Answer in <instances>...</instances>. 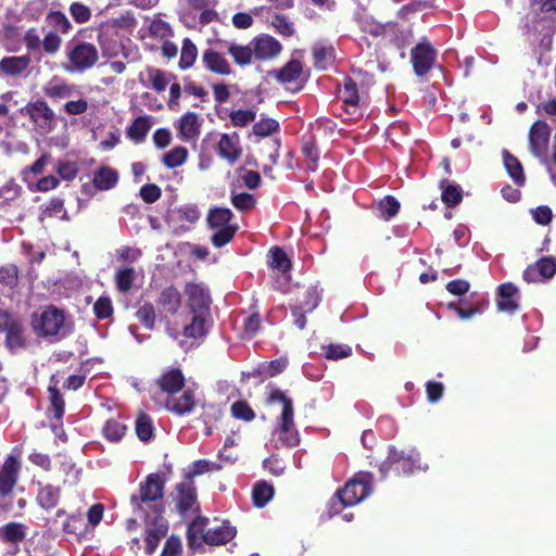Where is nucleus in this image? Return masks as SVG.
Returning a JSON list of instances; mask_svg holds the SVG:
<instances>
[{"mask_svg":"<svg viewBox=\"0 0 556 556\" xmlns=\"http://www.w3.org/2000/svg\"><path fill=\"white\" fill-rule=\"evenodd\" d=\"M164 488L165 479L160 473L148 475L140 482L138 493L130 496L134 513H141L144 517L164 516Z\"/></svg>","mask_w":556,"mask_h":556,"instance_id":"f257e3e1","label":"nucleus"},{"mask_svg":"<svg viewBox=\"0 0 556 556\" xmlns=\"http://www.w3.org/2000/svg\"><path fill=\"white\" fill-rule=\"evenodd\" d=\"M30 326L40 338H65L70 330L65 324V313L55 305H47L40 312L33 313Z\"/></svg>","mask_w":556,"mask_h":556,"instance_id":"f03ea898","label":"nucleus"},{"mask_svg":"<svg viewBox=\"0 0 556 556\" xmlns=\"http://www.w3.org/2000/svg\"><path fill=\"white\" fill-rule=\"evenodd\" d=\"M371 473H361L349 480L343 488L339 489L331 500V515L338 514L337 502L342 507H350L358 504L367 497L371 491Z\"/></svg>","mask_w":556,"mask_h":556,"instance_id":"7ed1b4c3","label":"nucleus"},{"mask_svg":"<svg viewBox=\"0 0 556 556\" xmlns=\"http://www.w3.org/2000/svg\"><path fill=\"white\" fill-rule=\"evenodd\" d=\"M419 454L414 450L405 452L390 445L387 458L380 464L379 472L381 478H387L390 473L395 477L412 475L417 467Z\"/></svg>","mask_w":556,"mask_h":556,"instance_id":"20e7f679","label":"nucleus"},{"mask_svg":"<svg viewBox=\"0 0 556 556\" xmlns=\"http://www.w3.org/2000/svg\"><path fill=\"white\" fill-rule=\"evenodd\" d=\"M21 112L40 132H50L56 126L55 114L43 99L28 102Z\"/></svg>","mask_w":556,"mask_h":556,"instance_id":"39448f33","label":"nucleus"},{"mask_svg":"<svg viewBox=\"0 0 556 556\" xmlns=\"http://www.w3.org/2000/svg\"><path fill=\"white\" fill-rule=\"evenodd\" d=\"M276 448H291L300 444V434L294 424V412H281L273 431Z\"/></svg>","mask_w":556,"mask_h":556,"instance_id":"423d86ee","label":"nucleus"},{"mask_svg":"<svg viewBox=\"0 0 556 556\" xmlns=\"http://www.w3.org/2000/svg\"><path fill=\"white\" fill-rule=\"evenodd\" d=\"M342 101V110L348 121L356 122L363 116L357 84L349 76L344 77L342 87L338 90Z\"/></svg>","mask_w":556,"mask_h":556,"instance_id":"0eeeda50","label":"nucleus"},{"mask_svg":"<svg viewBox=\"0 0 556 556\" xmlns=\"http://www.w3.org/2000/svg\"><path fill=\"white\" fill-rule=\"evenodd\" d=\"M357 26L362 33L368 34L374 38L390 36L396 46H404L405 39L403 34L397 36V24L395 22L380 23L370 15H361L357 18Z\"/></svg>","mask_w":556,"mask_h":556,"instance_id":"6e6552de","label":"nucleus"},{"mask_svg":"<svg viewBox=\"0 0 556 556\" xmlns=\"http://www.w3.org/2000/svg\"><path fill=\"white\" fill-rule=\"evenodd\" d=\"M67 60L74 71L81 73L90 70L97 64L99 60V52L94 45L80 41L74 45L67 52Z\"/></svg>","mask_w":556,"mask_h":556,"instance_id":"1a4fd4ad","label":"nucleus"},{"mask_svg":"<svg viewBox=\"0 0 556 556\" xmlns=\"http://www.w3.org/2000/svg\"><path fill=\"white\" fill-rule=\"evenodd\" d=\"M410 60L414 73L418 77H422L434 66L437 50L427 39H424L412 49Z\"/></svg>","mask_w":556,"mask_h":556,"instance_id":"9d476101","label":"nucleus"},{"mask_svg":"<svg viewBox=\"0 0 556 556\" xmlns=\"http://www.w3.org/2000/svg\"><path fill=\"white\" fill-rule=\"evenodd\" d=\"M168 532V521L164 516H149L146 517L144 528V552L147 555H152L162 539L166 536Z\"/></svg>","mask_w":556,"mask_h":556,"instance_id":"9b49d317","label":"nucleus"},{"mask_svg":"<svg viewBox=\"0 0 556 556\" xmlns=\"http://www.w3.org/2000/svg\"><path fill=\"white\" fill-rule=\"evenodd\" d=\"M175 506L181 516H186L189 511H198V494L193 480L185 479L175 485Z\"/></svg>","mask_w":556,"mask_h":556,"instance_id":"f8f14e48","label":"nucleus"},{"mask_svg":"<svg viewBox=\"0 0 556 556\" xmlns=\"http://www.w3.org/2000/svg\"><path fill=\"white\" fill-rule=\"evenodd\" d=\"M185 292L188 296V308L190 313L211 314V303L208 292L198 283H187Z\"/></svg>","mask_w":556,"mask_h":556,"instance_id":"ddd939ff","label":"nucleus"},{"mask_svg":"<svg viewBox=\"0 0 556 556\" xmlns=\"http://www.w3.org/2000/svg\"><path fill=\"white\" fill-rule=\"evenodd\" d=\"M551 128L544 121H536L529 130V146L535 156H543L547 151Z\"/></svg>","mask_w":556,"mask_h":556,"instance_id":"4468645a","label":"nucleus"},{"mask_svg":"<svg viewBox=\"0 0 556 556\" xmlns=\"http://www.w3.org/2000/svg\"><path fill=\"white\" fill-rule=\"evenodd\" d=\"M556 273V260L552 256H544L534 264L529 265L522 277L527 282H538L552 278Z\"/></svg>","mask_w":556,"mask_h":556,"instance_id":"2eb2a0df","label":"nucleus"},{"mask_svg":"<svg viewBox=\"0 0 556 556\" xmlns=\"http://www.w3.org/2000/svg\"><path fill=\"white\" fill-rule=\"evenodd\" d=\"M216 152L220 159L233 165L242 154L239 135L237 132L222 134L216 144Z\"/></svg>","mask_w":556,"mask_h":556,"instance_id":"dca6fc26","label":"nucleus"},{"mask_svg":"<svg viewBox=\"0 0 556 556\" xmlns=\"http://www.w3.org/2000/svg\"><path fill=\"white\" fill-rule=\"evenodd\" d=\"M195 405V394L191 389L182 390L181 394L173 393L167 396L165 402L166 409L178 416L190 414Z\"/></svg>","mask_w":556,"mask_h":556,"instance_id":"f3484780","label":"nucleus"},{"mask_svg":"<svg viewBox=\"0 0 556 556\" xmlns=\"http://www.w3.org/2000/svg\"><path fill=\"white\" fill-rule=\"evenodd\" d=\"M21 470V464L16 457L10 455L4 460L0 470V494L8 496L13 491Z\"/></svg>","mask_w":556,"mask_h":556,"instance_id":"a211bd4d","label":"nucleus"},{"mask_svg":"<svg viewBox=\"0 0 556 556\" xmlns=\"http://www.w3.org/2000/svg\"><path fill=\"white\" fill-rule=\"evenodd\" d=\"M201 61L203 67L210 73L220 76H229L233 73L226 56L213 48L203 51Z\"/></svg>","mask_w":556,"mask_h":556,"instance_id":"6ab92c4d","label":"nucleus"},{"mask_svg":"<svg viewBox=\"0 0 556 556\" xmlns=\"http://www.w3.org/2000/svg\"><path fill=\"white\" fill-rule=\"evenodd\" d=\"M3 332H5V345L10 352L14 353L27 346L26 328L18 317H14Z\"/></svg>","mask_w":556,"mask_h":556,"instance_id":"aec40b11","label":"nucleus"},{"mask_svg":"<svg viewBox=\"0 0 556 556\" xmlns=\"http://www.w3.org/2000/svg\"><path fill=\"white\" fill-rule=\"evenodd\" d=\"M160 390L168 395L184 390L186 378L179 368H170L164 371L156 381Z\"/></svg>","mask_w":556,"mask_h":556,"instance_id":"412c9836","label":"nucleus"},{"mask_svg":"<svg viewBox=\"0 0 556 556\" xmlns=\"http://www.w3.org/2000/svg\"><path fill=\"white\" fill-rule=\"evenodd\" d=\"M181 294L174 286L164 288L156 300L159 311L166 315H175L181 306Z\"/></svg>","mask_w":556,"mask_h":556,"instance_id":"4be33fe9","label":"nucleus"},{"mask_svg":"<svg viewBox=\"0 0 556 556\" xmlns=\"http://www.w3.org/2000/svg\"><path fill=\"white\" fill-rule=\"evenodd\" d=\"M202 121L194 112H187L179 118L178 130L182 140L191 141L199 137Z\"/></svg>","mask_w":556,"mask_h":556,"instance_id":"5701e85b","label":"nucleus"},{"mask_svg":"<svg viewBox=\"0 0 556 556\" xmlns=\"http://www.w3.org/2000/svg\"><path fill=\"white\" fill-rule=\"evenodd\" d=\"M488 306L489 300L485 296H478L473 304L466 307L460 304H455V301H451L446 304L447 309L455 312L462 320H468L476 315L482 314Z\"/></svg>","mask_w":556,"mask_h":556,"instance_id":"b1692460","label":"nucleus"},{"mask_svg":"<svg viewBox=\"0 0 556 556\" xmlns=\"http://www.w3.org/2000/svg\"><path fill=\"white\" fill-rule=\"evenodd\" d=\"M30 64L28 55L4 56L0 60V74L15 77L22 75Z\"/></svg>","mask_w":556,"mask_h":556,"instance_id":"393cba45","label":"nucleus"},{"mask_svg":"<svg viewBox=\"0 0 556 556\" xmlns=\"http://www.w3.org/2000/svg\"><path fill=\"white\" fill-rule=\"evenodd\" d=\"M118 172L110 166H100L93 172L92 184L96 189L106 191L113 189L118 182Z\"/></svg>","mask_w":556,"mask_h":556,"instance_id":"a878e982","label":"nucleus"},{"mask_svg":"<svg viewBox=\"0 0 556 556\" xmlns=\"http://www.w3.org/2000/svg\"><path fill=\"white\" fill-rule=\"evenodd\" d=\"M27 535V527L21 522H9L0 527V541L7 544L18 545Z\"/></svg>","mask_w":556,"mask_h":556,"instance_id":"bb28decb","label":"nucleus"},{"mask_svg":"<svg viewBox=\"0 0 556 556\" xmlns=\"http://www.w3.org/2000/svg\"><path fill=\"white\" fill-rule=\"evenodd\" d=\"M254 54L257 59H270L278 55L281 51V45L273 37H260L254 40Z\"/></svg>","mask_w":556,"mask_h":556,"instance_id":"cd10ccee","label":"nucleus"},{"mask_svg":"<svg viewBox=\"0 0 556 556\" xmlns=\"http://www.w3.org/2000/svg\"><path fill=\"white\" fill-rule=\"evenodd\" d=\"M191 323L184 328V336L190 339H199L206 336L208 331V319L211 314L191 313Z\"/></svg>","mask_w":556,"mask_h":556,"instance_id":"c85d7f7f","label":"nucleus"},{"mask_svg":"<svg viewBox=\"0 0 556 556\" xmlns=\"http://www.w3.org/2000/svg\"><path fill=\"white\" fill-rule=\"evenodd\" d=\"M504 166L515 185L522 187L526 184V175L520 161L508 150L502 152Z\"/></svg>","mask_w":556,"mask_h":556,"instance_id":"c756f323","label":"nucleus"},{"mask_svg":"<svg viewBox=\"0 0 556 556\" xmlns=\"http://www.w3.org/2000/svg\"><path fill=\"white\" fill-rule=\"evenodd\" d=\"M152 122L148 115L136 117L126 129V136L135 143L144 141L149 130L151 129Z\"/></svg>","mask_w":556,"mask_h":556,"instance_id":"7c9ffc66","label":"nucleus"},{"mask_svg":"<svg viewBox=\"0 0 556 556\" xmlns=\"http://www.w3.org/2000/svg\"><path fill=\"white\" fill-rule=\"evenodd\" d=\"M45 23L50 31H56L59 35H67L73 25L68 17L62 11H49L45 17Z\"/></svg>","mask_w":556,"mask_h":556,"instance_id":"2f4dec72","label":"nucleus"},{"mask_svg":"<svg viewBox=\"0 0 556 556\" xmlns=\"http://www.w3.org/2000/svg\"><path fill=\"white\" fill-rule=\"evenodd\" d=\"M236 528L223 525L216 529H210L203 534V541L208 545H223L236 536Z\"/></svg>","mask_w":556,"mask_h":556,"instance_id":"473e14b6","label":"nucleus"},{"mask_svg":"<svg viewBox=\"0 0 556 556\" xmlns=\"http://www.w3.org/2000/svg\"><path fill=\"white\" fill-rule=\"evenodd\" d=\"M61 489L51 484L40 485L37 494V503L45 510H50L59 504Z\"/></svg>","mask_w":556,"mask_h":556,"instance_id":"72a5a7b5","label":"nucleus"},{"mask_svg":"<svg viewBox=\"0 0 556 556\" xmlns=\"http://www.w3.org/2000/svg\"><path fill=\"white\" fill-rule=\"evenodd\" d=\"M227 52L239 66H247L251 64L253 55H255L252 47L241 46L235 42L227 45Z\"/></svg>","mask_w":556,"mask_h":556,"instance_id":"f704fd0d","label":"nucleus"},{"mask_svg":"<svg viewBox=\"0 0 556 556\" xmlns=\"http://www.w3.org/2000/svg\"><path fill=\"white\" fill-rule=\"evenodd\" d=\"M147 74L150 80V86L156 92H163L172 79L176 76L160 68L147 67Z\"/></svg>","mask_w":556,"mask_h":556,"instance_id":"c9c22d12","label":"nucleus"},{"mask_svg":"<svg viewBox=\"0 0 556 556\" xmlns=\"http://www.w3.org/2000/svg\"><path fill=\"white\" fill-rule=\"evenodd\" d=\"M288 365L287 358H277L270 362H265L254 369L252 375L254 377L271 378L282 372Z\"/></svg>","mask_w":556,"mask_h":556,"instance_id":"e433bc0d","label":"nucleus"},{"mask_svg":"<svg viewBox=\"0 0 556 556\" xmlns=\"http://www.w3.org/2000/svg\"><path fill=\"white\" fill-rule=\"evenodd\" d=\"M274 496V486L262 480L257 481L252 491L253 504L255 507H264Z\"/></svg>","mask_w":556,"mask_h":556,"instance_id":"4c0bfd02","label":"nucleus"},{"mask_svg":"<svg viewBox=\"0 0 556 556\" xmlns=\"http://www.w3.org/2000/svg\"><path fill=\"white\" fill-rule=\"evenodd\" d=\"M74 92L75 87L64 81L50 83L43 88L45 96L53 101L71 98Z\"/></svg>","mask_w":556,"mask_h":556,"instance_id":"58836bf2","label":"nucleus"},{"mask_svg":"<svg viewBox=\"0 0 556 556\" xmlns=\"http://www.w3.org/2000/svg\"><path fill=\"white\" fill-rule=\"evenodd\" d=\"M268 256H269L268 265L271 268L277 269L278 271H280L282 274L288 273L291 269V267H292L291 260L288 257V255L283 251V249H281L279 247H273L269 250Z\"/></svg>","mask_w":556,"mask_h":556,"instance_id":"ea45409f","label":"nucleus"},{"mask_svg":"<svg viewBox=\"0 0 556 556\" xmlns=\"http://www.w3.org/2000/svg\"><path fill=\"white\" fill-rule=\"evenodd\" d=\"M302 70L303 66L300 61L291 60L282 68L274 72L273 75L280 83H292L300 77Z\"/></svg>","mask_w":556,"mask_h":556,"instance_id":"a19ab883","label":"nucleus"},{"mask_svg":"<svg viewBox=\"0 0 556 556\" xmlns=\"http://www.w3.org/2000/svg\"><path fill=\"white\" fill-rule=\"evenodd\" d=\"M135 428L138 439L142 442H149L154 437L152 418L143 412L138 414Z\"/></svg>","mask_w":556,"mask_h":556,"instance_id":"79ce46f5","label":"nucleus"},{"mask_svg":"<svg viewBox=\"0 0 556 556\" xmlns=\"http://www.w3.org/2000/svg\"><path fill=\"white\" fill-rule=\"evenodd\" d=\"M233 214L227 207H215L207 214V224L210 228L218 229L231 226L229 223L232 219Z\"/></svg>","mask_w":556,"mask_h":556,"instance_id":"37998d69","label":"nucleus"},{"mask_svg":"<svg viewBox=\"0 0 556 556\" xmlns=\"http://www.w3.org/2000/svg\"><path fill=\"white\" fill-rule=\"evenodd\" d=\"M268 392L266 397V404L273 405L276 403H280L282 405V410L288 413H293V401L291 397H289L283 391L276 388L274 384L267 386Z\"/></svg>","mask_w":556,"mask_h":556,"instance_id":"c03bdc74","label":"nucleus"},{"mask_svg":"<svg viewBox=\"0 0 556 556\" xmlns=\"http://www.w3.org/2000/svg\"><path fill=\"white\" fill-rule=\"evenodd\" d=\"M198 56V48L190 38L182 40V47L179 59V68L188 70L193 66Z\"/></svg>","mask_w":556,"mask_h":556,"instance_id":"a18cd8bd","label":"nucleus"},{"mask_svg":"<svg viewBox=\"0 0 556 556\" xmlns=\"http://www.w3.org/2000/svg\"><path fill=\"white\" fill-rule=\"evenodd\" d=\"M126 430L127 427L124 424L111 418L103 425L102 434L110 442H119L124 438Z\"/></svg>","mask_w":556,"mask_h":556,"instance_id":"49530a36","label":"nucleus"},{"mask_svg":"<svg viewBox=\"0 0 556 556\" xmlns=\"http://www.w3.org/2000/svg\"><path fill=\"white\" fill-rule=\"evenodd\" d=\"M48 392L50 395V404H51V412L53 413V416L55 419L60 420L62 419L65 410V402L63 400V396L58 388V382H55L53 386H50L48 388Z\"/></svg>","mask_w":556,"mask_h":556,"instance_id":"de8ad7c7","label":"nucleus"},{"mask_svg":"<svg viewBox=\"0 0 556 556\" xmlns=\"http://www.w3.org/2000/svg\"><path fill=\"white\" fill-rule=\"evenodd\" d=\"M188 157V150L185 147H175L163 155V164L167 168H175L182 165Z\"/></svg>","mask_w":556,"mask_h":556,"instance_id":"09e8293b","label":"nucleus"},{"mask_svg":"<svg viewBox=\"0 0 556 556\" xmlns=\"http://www.w3.org/2000/svg\"><path fill=\"white\" fill-rule=\"evenodd\" d=\"M62 42L63 40L61 35L56 34V31L48 30L45 33L42 41L40 42V51L45 52L48 55H54L60 51Z\"/></svg>","mask_w":556,"mask_h":556,"instance_id":"8fccbe9b","label":"nucleus"},{"mask_svg":"<svg viewBox=\"0 0 556 556\" xmlns=\"http://www.w3.org/2000/svg\"><path fill=\"white\" fill-rule=\"evenodd\" d=\"M22 195V187L14 180H9L0 187V206L10 204Z\"/></svg>","mask_w":556,"mask_h":556,"instance_id":"3c124183","label":"nucleus"},{"mask_svg":"<svg viewBox=\"0 0 556 556\" xmlns=\"http://www.w3.org/2000/svg\"><path fill=\"white\" fill-rule=\"evenodd\" d=\"M232 417L243 421H252L255 418V412L247 401H236L230 406Z\"/></svg>","mask_w":556,"mask_h":556,"instance_id":"603ef678","label":"nucleus"},{"mask_svg":"<svg viewBox=\"0 0 556 556\" xmlns=\"http://www.w3.org/2000/svg\"><path fill=\"white\" fill-rule=\"evenodd\" d=\"M442 189L441 198L446 206L454 207L462 202L463 191L459 186L447 184Z\"/></svg>","mask_w":556,"mask_h":556,"instance_id":"864d4df0","label":"nucleus"},{"mask_svg":"<svg viewBox=\"0 0 556 556\" xmlns=\"http://www.w3.org/2000/svg\"><path fill=\"white\" fill-rule=\"evenodd\" d=\"M237 230L238 227L236 225L216 229L211 237L212 244L215 248H223L233 239Z\"/></svg>","mask_w":556,"mask_h":556,"instance_id":"5fc2aeb1","label":"nucleus"},{"mask_svg":"<svg viewBox=\"0 0 556 556\" xmlns=\"http://www.w3.org/2000/svg\"><path fill=\"white\" fill-rule=\"evenodd\" d=\"M18 273L15 264L0 267V285L14 289L18 285Z\"/></svg>","mask_w":556,"mask_h":556,"instance_id":"6e6d98bb","label":"nucleus"},{"mask_svg":"<svg viewBox=\"0 0 556 556\" xmlns=\"http://www.w3.org/2000/svg\"><path fill=\"white\" fill-rule=\"evenodd\" d=\"M380 215L383 219L389 220L400 211V202L392 195L384 197L378 204Z\"/></svg>","mask_w":556,"mask_h":556,"instance_id":"4d7b16f0","label":"nucleus"},{"mask_svg":"<svg viewBox=\"0 0 556 556\" xmlns=\"http://www.w3.org/2000/svg\"><path fill=\"white\" fill-rule=\"evenodd\" d=\"M135 269L132 267H127L123 269H118L115 275L116 287L121 292H127L131 289L134 280H135Z\"/></svg>","mask_w":556,"mask_h":556,"instance_id":"13d9d810","label":"nucleus"},{"mask_svg":"<svg viewBox=\"0 0 556 556\" xmlns=\"http://www.w3.org/2000/svg\"><path fill=\"white\" fill-rule=\"evenodd\" d=\"M68 11L77 24L88 23L92 17L91 9L83 2L71 3Z\"/></svg>","mask_w":556,"mask_h":556,"instance_id":"bf43d9fd","label":"nucleus"},{"mask_svg":"<svg viewBox=\"0 0 556 556\" xmlns=\"http://www.w3.org/2000/svg\"><path fill=\"white\" fill-rule=\"evenodd\" d=\"M138 320L148 329L153 330L155 326V308L152 303H144L136 313Z\"/></svg>","mask_w":556,"mask_h":556,"instance_id":"052dcab7","label":"nucleus"},{"mask_svg":"<svg viewBox=\"0 0 556 556\" xmlns=\"http://www.w3.org/2000/svg\"><path fill=\"white\" fill-rule=\"evenodd\" d=\"M279 123L274 118H261L253 125V134L257 137H267L278 131Z\"/></svg>","mask_w":556,"mask_h":556,"instance_id":"680f3d73","label":"nucleus"},{"mask_svg":"<svg viewBox=\"0 0 556 556\" xmlns=\"http://www.w3.org/2000/svg\"><path fill=\"white\" fill-rule=\"evenodd\" d=\"M229 118L233 127H244L254 122L256 112L253 110H236L230 112Z\"/></svg>","mask_w":556,"mask_h":556,"instance_id":"e2e57ef3","label":"nucleus"},{"mask_svg":"<svg viewBox=\"0 0 556 556\" xmlns=\"http://www.w3.org/2000/svg\"><path fill=\"white\" fill-rule=\"evenodd\" d=\"M325 357L327 359L338 361L349 357L352 354L351 346L346 344H329L324 346Z\"/></svg>","mask_w":556,"mask_h":556,"instance_id":"0e129e2a","label":"nucleus"},{"mask_svg":"<svg viewBox=\"0 0 556 556\" xmlns=\"http://www.w3.org/2000/svg\"><path fill=\"white\" fill-rule=\"evenodd\" d=\"M93 313L98 319H106L112 316L113 314V305L112 301L109 296H100L94 305H93Z\"/></svg>","mask_w":556,"mask_h":556,"instance_id":"69168bd1","label":"nucleus"},{"mask_svg":"<svg viewBox=\"0 0 556 556\" xmlns=\"http://www.w3.org/2000/svg\"><path fill=\"white\" fill-rule=\"evenodd\" d=\"M231 203L239 211H250L255 206L256 201L251 193L240 192L232 194Z\"/></svg>","mask_w":556,"mask_h":556,"instance_id":"338daca9","label":"nucleus"},{"mask_svg":"<svg viewBox=\"0 0 556 556\" xmlns=\"http://www.w3.org/2000/svg\"><path fill=\"white\" fill-rule=\"evenodd\" d=\"M161 556H182L181 540L176 535L166 539Z\"/></svg>","mask_w":556,"mask_h":556,"instance_id":"774afa93","label":"nucleus"}]
</instances>
